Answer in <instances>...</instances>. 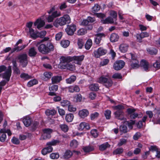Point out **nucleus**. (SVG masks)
<instances>
[{"mask_svg":"<svg viewBox=\"0 0 160 160\" xmlns=\"http://www.w3.org/2000/svg\"><path fill=\"white\" fill-rule=\"evenodd\" d=\"M39 51L43 54H47L52 51L54 49V46L51 41H48L46 44H41L38 47Z\"/></svg>","mask_w":160,"mask_h":160,"instance_id":"nucleus-1","label":"nucleus"},{"mask_svg":"<svg viewBox=\"0 0 160 160\" xmlns=\"http://www.w3.org/2000/svg\"><path fill=\"white\" fill-rule=\"evenodd\" d=\"M70 22V18L69 16L66 14L62 17L57 18L53 22V25L56 27L58 28L59 26L64 25Z\"/></svg>","mask_w":160,"mask_h":160,"instance_id":"nucleus-2","label":"nucleus"},{"mask_svg":"<svg viewBox=\"0 0 160 160\" xmlns=\"http://www.w3.org/2000/svg\"><path fill=\"white\" fill-rule=\"evenodd\" d=\"M97 82L102 84L107 88H109L111 87L113 83L112 80L109 77L107 76L105 77L103 75L98 78Z\"/></svg>","mask_w":160,"mask_h":160,"instance_id":"nucleus-3","label":"nucleus"},{"mask_svg":"<svg viewBox=\"0 0 160 160\" xmlns=\"http://www.w3.org/2000/svg\"><path fill=\"white\" fill-rule=\"evenodd\" d=\"M59 142L58 140H54L51 142L47 143V145L48 146V147L44 148L42 150V153L43 155H45L52 152L53 150V148L51 146L52 145H55Z\"/></svg>","mask_w":160,"mask_h":160,"instance_id":"nucleus-4","label":"nucleus"},{"mask_svg":"<svg viewBox=\"0 0 160 160\" xmlns=\"http://www.w3.org/2000/svg\"><path fill=\"white\" fill-rule=\"evenodd\" d=\"M28 55L24 53L20 54L18 56V59L22 67H25L27 65L28 63Z\"/></svg>","mask_w":160,"mask_h":160,"instance_id":"nucleus-5","label":"nucleus"},{"mask_svg":"<svg viewBox=\"0 0 160 160\" xmlns=\"http://www.w3.org/2000/svg\"><path fill=\"white\" fill-rule=\"evenodd\" d=\"M43 133L42 135L40 138V140H45L51 137V134L52 132V130L50 128H46L43 129Z\"/></svg>","mask_w":160,"mask_h":160,"instance_id":"nucleus-6","label":"nucleus"},{"mask_svg":"<svg viewBox=\"0 0 160 160\" xmlns=\"http://www.w3.org/2000/svg\"><path fill=\"white\" fill-rule=\"evenodd\" d=\"M107 52V50L100 47L97 50L94 51V56L96 58H99L101 56L105 55Z\"/></svg>","mask_w":160,"mask_h":160,"instance_id":"nucleus-7","label":"nucleus"},{"mask_svg":"<svg viewBox=\"0 0 160 160\" xmlns=\"http://www.w3.org/2000/svg\"><path fill=\"white\" fill-rule=\"evenodd\" d=\"M76 30V26L74 24L68 25L65 29L67 33L69 35H72Z\"/></svg>","mask_w":160,"mask_h":160,"instance_id":"nucleus-8","label":"nucleus"},{"mask_svg":"<svg viewBox=\"0 0 160 160\" xmlns=\"http://www.w3.org/2000/svg\"><path fill=\"white\" fill-rule=\"evenodd\" d=\"M124 65L125 62L123 61H117L114 64L113 68L116 70H119L122 68Z\"/></svg>","mask_w":160,"mask_h":160,"instance_id":"nucleus-9","label":"nucleus"},{"mask_svg":"<svg viewBox=\"0 0 160 160\" xmlns=\"http://www.w3.org/2000/svg\"><path fill=\"white\" fill-rule=\"evenodd\" d=\"M115 117L117 119L121 120H125L126 119L125 118L124 116V113L120 110H117L114 112Z\"/></svg>","mask_w":160,"mask_h":160,"instance_id":"nucleus-10","label":"nucleus"},{"mask_svg":"<svg viewBox=\"0 0 160 160\" xmlns=\"http://www.w3.org/2000/svg\"><path fill=\"white\" fill-rule=\"evenodd\" d=\"M59 66L61 69L67 68L70 71H73L75 68V66L71 63H62Z\"/></svg>","mask_w":160,"mask_h":160,"instance_id":"nucleus-11","label":"nucleus"},{"mask_svg":"<svg viewBox=\"0 0 160 160\" xmlns=\"http://www.w3.org/2000/svg\"><path fill=\"white\" fill-rule=\"evenodd\" d=\"M84 56L83 55L79 56H74L72 57V61L79 65H81L82 62L83 60Z\"/></svg>","mask_w":160,"mask_h":160,"instance_id":"nucleus-12","label":"nucleus"},{"mask_svg":"<svg viewBox=\"0 0 160 160\" xmlns=\"http://www.w3.org/2000/svg\"><path fill=\"white\" fill-rule=\"evenodd\" d=\"M11 73L12 70L10 66L9 68H8V69L3 73L2 75L3 78L6 79L7 82L9 81L11 76Z\"/></svg>","mask_w":160,"mask_h":160,"instance_id":"nucleus-13","label":"nucleus"},{"mask_svg":"<svg viewBox=\"0 0 160 160\" xmlns=\"http://www.w3.org/2000/svg\"><path fill=\"white\" fill-rule=\"evenodd\" d=\"M68 92L73 93L74 92H78L80 90L79 87L77 85L70 86L67 88Z\"/></svg>","mask_w":160,"mask_h":160,"instance_id":"nucleus-14","label":"nucleus"},{"mask_svg":"<svg viewBox=\"0 0 160 160\" xmlns=\"http://www.w3.org/2000/svg\"><path fill=\"white\" fill-rule=\"evenodd\" d=\"M32 120L31 118L28 116H26L23 118L22 122L25 126L27 127L29 126L31 124Z\"/></svg>","mask_w":160,"mask_h":160,"instance_id":"nucleus-15","label":"nucleus"},{"mask_svg":"<svg viewBox=\"0 0 160 160\" xmlns=\"http://www.w3.org/2000/svg\"><path fill=\"white\" fill-rule=\"evenodd\" d=\"M45 23L44 21L41 19H38L34 23V25L37 26V28L39 29L44 25Z\"/></svg>","mask_w":160,"mask_h":160,"instance_id":"nucleus-16","label":"nucleus"},{"mask_svg":"<svg viewBox=\"0 0 160 160\" xmlns=\"http://www.w3.org/2000/svg\"><path fill=\"white\" fill-rule=\"evenodd\" d=\"M60 60L62 63H68L72 61V57L70 56L62 57L60 58Z\"/></svg>","mask_w":160,"mask_h":160,"instance_id":"nucleus-17","label":"nucleus"},{"mask_svg":"<svg viewBox=\"0 0 160 160\" xmlns=\"http://www.w3.org/2000/svg\"><path fill=\"white\" fill-rule=\"evenodd\" d=\"M105 35L103 33H98L95 35L94 42L96 44H99L102 39V38L103 37H105Z\"/></svg>","mask_w":160,"mask_h":160,"instance_id":"nucleus-18","label":"nucleus"},{"mask_svg":"<svg viewBox=\"0 0 160 160\" xmlns=\"http://www.w3.org/2000/svg\"><path fill=\"white\" fill-rule=\"evenodd\" d=\"M88 110L86 109H83L80 110L78 112L79 116L82 118H84L87 117L89 114Z\"/></svg>","mask_w":160,"mask_h":160,"instance_id":"nucleus-19","label":"nucleus"},{"mask_svg":"<svg viewBox=\"0 0 160 160\" xmlns=\"http://www.w3.org/2000/svg\"><path fill=\"white\" fill-rule=\"evenodd\" d=\"M140 66L144 70L148 71L149 68L148 62L146 60L143 59L140 62Z\"/></svg>","mask_w":160,"mask_h":160,"instance_id":"nucleus-20","label":"nucleus"},{"mask_svg":"<svg viewBox=\"0 0 160 160\" xmlns=\"http://www.w3.org/2000/svg\"><path fill=\"white\" fill-rule=\"evenodd\" d=\"M128 45L125 43H122L120 45L119 49L120 51L123 53L126 52L128 50Z\"/></svg>","mask_w":160,"mask_h":160,"instance_id":"nucleus-21","label":"nucleus"},{"mask_svg":"<svg viewBox=\"0 0 160 160\" xmlns=\"http://www.w3.org/2000/svg\"><path fill=\"white\" fill-rule=\"evenodd\" d=\"M113 18L111 17H108L104 20H101L103 24H112L114 22Z\"/></svg>","mask_w":160,"mask_h":160,"instance_id":"nucleus-22","label":"nucleus"},{"mask_svg":"<svg viewBox=\"0 0 160 160\" xmlns=\"http://www.w3.org/2000/svg\"><path fill=\"white\" fill-rule=\"evenodd\" d=\"M99 85L98 83H93L90 85L89 87V89L92 91H97L99 90Z\"/></svg>","mask_w":160,"mask_h":160,"instance_id":"nucleus-23","label":"nucleus"},{"mask_svg":"<svg viewBox=\"0 0 160 160\" xmlns=\"http://www.w3.org/2000/svg\"><path fill=\"white\" fill-rule=\"evenodd\" d=\"M62 79L61 76H56L52 77L51 80L53 83H57L59 82L62 80Z\"/></svg>","mask_w":160,"mask_h":160,"instance_id":"nucleus-24","label":"nucleus"},{"mask_svg":"<svg viewBox=\"0 0 160 160\" xmlns=\"http://www.w3.org/2000/svg\"><path fill=\"white\" fill-rule=\"evenodd\" d=\"M119 38L118 35L115 33H113L111 35L110 41L112 42H115L118 41Z\"/></svg>","mask_w":160,"mask_h":160,"instance_id":"nucleus-25","label":"nucleus"},{"mask_svg":"<svg viewBox=\"0 0 160 160\" xmlns=\"http://www.w3.org/2000/svg\"><path fill=\"white\" fill-rule=\"evenodd\" d=\"M37 54V52L35 49L33 48H30L28 51V55L31 57H34Z\"/></svg>","mask_w":160,"mask_h":160,"instance_id":"nucleus-26","label":"nucleus"},{"mask_svg":"<svg viewBox=\"0 0 160 160\" xmlns=\"http://www.w3.org/2000/svg\"><path fill=\"white\" fill-rule=\"evenodd\" d=\"M57 111L55 109H47L45 112L46 115L48 116H54L56 114Z\"/></svg>","mask_w":160,"mask_h":160,"instance_id":"nucleus-27","label":"nucleus"},{"mask_svg":"<svg viewBox=\"0 0 160 160\" xmlns=\"http://www.w3.org/2000/svg\"><path fill=\"white\" fill-rule=\"evenodd\" d=\"M74 118V115L72 113L67 114L66 115L65 120L67 122H72Z\"/></svg>","mask_w":160,"mask_h":160,"instance_id":"nucleus-28","label":"nucleus"},{"mask_svg":"<svg viewBox=\"0 0 160 160\" xmlns=\"http://www.w3.org/2000/svg\"><path fill=\"white\" fill-rule=\"evenodd\" d=\"M130 66L133 69H136L139 67V61L138 60L135 61H131Z\"/></svg>","mask_w":160,"mask_h":160,"instance_id":"nucleus-29","label":"nucleus"},{"mask_svg":"<svg viewBox=\"0 0 160 160\" xmlns=\"http://www.w3.org/2000/svg\"><path fill=\"white\" fill-rule=\"evenodd\" d=\"M110 145L108 142L103 143L99 146V149L100 151H103L106 149L110 147Z\"/></svg>","mask_w":160,"mask_h":160,"instance_id":"nucleus-30","label":"nucleus"},{"mask_svg":"<svg viewBox=\"0 0 160 160\" xmlns=\"http://www.w3.org/2000/svg\"><path fill=\"white\" fill-rule=\"evenodd\" d=\"M72 153L70 150H67L64 153L63 157V158L65 159L70 158L72 155Z\"/></svg>","mask_w":160,"mask_h":160,"instance_id":"nucleus-31","label":"nucleus"},{"mask_svg":"<svg viewBox=\"0 0 160 160\" xmlns=\"http://www.w3.org/2000/svg\"><path fill=\"white\" fill-rule=\"evenodd\" d=\"M76 77L75 76H71L69 78L66 79V81L67 83L71 84L73 82L76 80Z\"/></svg>","mask_w":160,"mask_h":160,"instance_id":"nucleus-32","label":"nucleus"},{"mask_svg":"<svg viewBox=\"0 0 160 160\" xmlns=\"http://www.w3.org/2000/svg\"><path fill=\"white\" fill-rule=\"evenodd\" d=\"M29 32L32 38L35 39L38 37L37 33L34 32V30L33 29H29Z\"/></svg>","mask_w":160,"mask_h":160,"instance_id":"nucleus-33","label":"nucleus"},{"mask_svg":"<svg viewBox=\"0 0 160 160\" xmlns=\"http://www.w3.org/2000/svg\"><path fill=\"white\" fill-rule=\"evenodd\" d=\"M82 149L85 152H89L93 151L94 148L92 146L89 145L83 147Z\"/></svg>","mask_w":160,"mask_h":160,"instance_id":"nucleus-34","label":"nucleus"},{"mask_svg":"<svg viewBox=\"0 0 160 160\" xmlns=\"http://www.w3.org/2000/svg\"><path fill=\"white\" fill-rule=\"evenodd\" d=\"M92 42L91 39H88L85 44V47L87 50L90 49L92 46Z\"/></svg>","mask_w":160,"mask_h":160,"instance_id":"nucleus-35","label":"nucleus"},{"mask_svg":"<svg viewBox=\"0 0 160 160\" xmlns=\"http://www.w3.org/2000/svg\"><path fill=\"white\" fill-rule=\"evenodd\" d=\"M20 77L24 79L25 80H28L31 78V76L29 75L28 73H22L21 74Z\"/></svg>","mask_w":160,"mask_h":160,"instance_id":"nucleus-36","label":"nucleus"},{"mask_svg":"<svg viewBox=\"0 0 160 160\" xmlns=\"http://www.w3.org/2000/svg\"><path fill=\"white\" fill-rule=\"evenodd\" d=\"M124 150L122 148H118L113 152L114 155L120 154L123 153Z\"/></svg>","mask_w":160,"mask_h":160,"instance_id":"nucleus-37","label":"nucleus"},{"mask_svg":"<svg viewBox=\"0 0 160 160\" xmlns=\"http://www.w3.org/2000/svg\"><path fill=\"white\" fill-rule=\"evenodd\" d=\"M70 44V42L68 40H62L61 42V45L64 48L68 47Z\"/></svg>","mask_w":160,"mask_h":160,"instance_id":"nucleus-38","label":"nucleus"},{"mask_svg":"<svg viewBox=\"0 0 160 160\" xmlns=\"http://www.w3.org/2000/svg\"><path fill=\"white\" fill-rule=\"evenodd\" d=\"M135 123V121L131 120L130 121H126V124L128 125L130 129H132L133 128V125Z\"/></svg>","mask_w":160,"mask_h":160,"instance_id":"nucleus-39","label":"nucleus"},{"mask_svg":"<svg viewBox=\"0 0 160 160\" xmlns=\"http://www.w3.org/2000/svg\"><path fill=\"white\" fill-rule=\"evenodd\" d=\"M119 130L123 133H126L128 132L127 127L124 125H122L120 126Z\"/></svg>","mask_w":160,"mask_h":160,"instance_id":"nucleus-40","label":"nucleus"},{"mask_svg":"<svg viewBox=\"0 0 160 160\" xmlns=\"http://www.w3.org/2000/svg\"><path fill=\"white\" fill-rule=\"evenodd\" d=\"M111 112L109 110H107L104 112V115L107 119H109L111 117Z\"/></svg>","mask_w":160,"mask_h":160,"instance_id":"nucleus-41","label":"nucleus"},{"mask_svg":"<svg viewBox=\"0 0 160 160\" xmlns=\"http://www.w3.org/2000/svg\"><path fill=\"white\" fill-rule=\"evenodd\" d=\"M147 50L149 54L151 55H155L158 52L157 50L155 48L148 49Z\"/></svg>","mask_w":160,"mask_h":160,"instance_id":"nucleus-42","label":"nucleus"},{"mask_svg":"<svg viewBox=\"0 0 160 160\" xmlns=\"http://www.w3.org/2000/svg\"><path fill=\"white\" fill-rule=\"evenodd\" d=\"M39 123L37 121H34L31 124V128L32 130H35L38 127Z\"/></svg>","mask_w":160,"mask_h":160,"instance_id":"nucleus-43","label":"nucleus"},{"mask_svg":"<svg viewBox=\"0 0 160 160\" xmlns=\"http://www.w3.org/2000/svg\"><path fill=\"white\" fill-rule=\"evenodd\" d=\"M110 17L113 18V20L116 21L117 19V13L115 11H111L110 14Z\"/></svg>","mask_w":160,"mask_h":160,"instance_id":"nucleus-44","label":"nucleus"},{"mask_svg":"<svg viewBox=\"0 0 160 160\" xmlns=\"http://www.w3.org/2000/svg\"><path fill=\"white\" fill-rule=\"evenodd\" d=\"M78 142L76 140H73L70 143V146L72 148H75L77 147Z\"/></svg>","mask_w":160,"mask_h":160,"instance_id":"nucleus-45","label":"nucleus"},{"mask_svg":"<svg viewBox=\"0 0 160 160\" xmlns=\"http://www.w3.org/2000/svg\"><path fill=\"white\" fill-rule=\"evenodd\" d=\"M60 127L63 131L66 132L68 130V126L65 124H61L60 125Z\"/></svg>","mask_w":160,"mask_h":160,"instance_id":"nucleus-46","label":"nucleus"},{"mask_svg":"<svg viewBox=\"0 0 160 160\" xmlns=\"http://www.w3.org/2000/svg\"><path fill=\"white\" fill-rule=\"evenodd\" d=\"M38 83L36 79H33L29 81L28 83V86L31 87Z\"/></svg>","mask_w":160,"mask_h":160,"instance_id":"nucleus-47","label":"nucleus"},{"mask_svg":"<svg viewBox=\"0 0 160 160\" xmlns=\"http://www.w3.org/2000/svg\"><path fill=\"white\" fill-rule=\"evenodd\" d=\"M77 43L79 48L81 49L83 46L84 42L82 39L79 38L78 39Z\"/></svg>","mask_w":160,"mask_h":160,"instance_id":"nucleus-48","label":"nucleus"},{"mask_svg":"<svg viewBox=\"0 0 160 160\" xmlns=\"http://www.w3.org/2000/svg\"><path fill=\"white\" fill-rule=\"evenodd\" d=\"M153 67L158 69L160 68V61L159 60H156L155 62L153 64Z\"/></svg>","mask_w":160,"mask_h":160,"instance_id":"nucleus-49","label":"nucleus"},{"mask_svg":"<svg viewBox=\"0 0 160 160\" xmlns=\"http://www.w3.org/2000/svg\"><path fill=\"white\" fill-rule=\"evenodd\" d=\"M55 18L59 17L61 15V12L58 11H55L52 12L51 14Z\"/></svg>","mask_w":160,"mask_h":160,"instance_id":"nucleus-50","label":"nucleus"},{"mask_svg":"<svg viewBox=\"0 0 160 160\" xmlns=\"http://www.w3.org/2000/svg\"><path fill=\"white\" fill-rule=\"evenodd\" d=\"M58 86L57 85H52L49 87V89L50 91L56 92L58 89Z\"/></svg>","mask_w":160,"mask_h":160,"instance_id":"nucleus-51","label":"nucleus"},{"mask_svg":"<svg viewBox=\"0 0 160 160\" xmlns=\"http://www.w3.org/2000/svg\"><path fill=\"white\" fill-rule=\"evenodd\" d=\"M127 142V140L125 139L122 138L120 140V142L118 143V146L119 147L122 146L123 144H125Z\"/></svg>","mask_w":160,"mask_h":160,"instance_id":"nucleus-52","label":"nucleus"},{"mask_svg":"<svg viewBox=\"0 0 160 160\" xmlns=\"http://www.w3.org/2000/svg\"><path fill=\"white\" fill-rule=\"evenodd\" d=\"M50 157L52 159H57L59 157V155L57 153H52L50 154Z\"/></svg>","mask_w":160,"mask_h":160,"instance_id":"nucleus-53","label":"nucleus"},{"mask_svg":"<svg viewBox=\"0 0 160 160\" xmlns=\"http://www.w3.org/2000/svg\"><path fill=\"white\" fill-rule=\"evenodd\" d=\"M74 99H76V102H80L82 99V95L80 94H78L74 97Z\"/></svg>","mask_w":160,"mask_h":160,"instance_id":"nucleus-54","label":"nucleus"},{"mask_svg":"<svg viewBox=\"0 0 160 160\" xmlns=\"http://www.w3.org/2000/svg\"><path fill=\"white\" fill-rule=\"evenodd\" d=\"M99 114L97 112H94L90 115V118L92 120H94L99 116Z\"/></svg>","mask_w":160,"mask_h":160,"instance_id":"nucleus-55","label":"nucleus"},{"mask_svg":"<svg viewBox=\"0 0 160 160\" xmlns=\"http://www.w3.org/2000/svg\"><path fill=\"white\" fill-rule=\"evenodd\" d=\"M109 62V60L108 59H104L100 62V65L101 66H104L108 64Z\"/></svg>","mask_w":160,"mask_h":160,"instance_id":"nucleus-56","label":"nucleus"},{"mask_svg":"<svg viewBox=\"0 0 160 160\" xmlns=\"http://www.w3.org/2000/svg\"><path fill=\"white\" fill-rule=\"evenodd\" d=\"M43 75L45 78L47 79L50 78L52 75V74L50 72H45L44 73Z\"/></svg>","mask_w":160,"mask_h":160,"instance_id":"nucleus-57","label":"nucleus"},{"mask_svg":"<svg viewBox=\"0 0 160 160\" xmlns=\"http://www.w3.org/2000/svg\"><path fill=\"white\" fill-rule=\"evenodd\" d=\"M11 141L12 143L15 144H18L20 143V142L17 138L13 137L11 140Z\"/></svg>","mask_w":160,"mask_h":160,"instance_id":"nucleus-58","label":"nucleus"},{"mask_svg":"<svg viewBox=\"0 0 160 160\" xmlns=\"http://www.w3.org/2000/svg\"><path fill=\"white\" fill-rule=\"evenodd\" d=\"M92 135L94 138L97 137L98 136V131L96 129L92 130L91 131Z\"/></svg>","mask_w":160,"mask_h":160,"instance_id":"nucleus-59","label":"nucleus"},{"mask_svg":"<svg viewBox=\"0 0 160 160\" xmlns=\"http://www.w3.org/2000/svg\"><path fill=\"white\" fill-rule=\"evenodd\" d=\"M128 55L131 56V61H134L136 60H138L137 59L136 55L135 54H133L132 53H129L128 54Z\"/></svg>","mask_w":160,"mask_h":160,"instance_id":"nucleus-60","label":"nucleus"},{"mask_svg":"<svg viewBox=\"0 0 160 160\" xmlns=\"http://www.w3.org/2000/svg\"><path fill=\"white\" fill-rule=\"evenodd\" d=\"M100 6L98 4H95L92 8L93 12H97L100 9Z\"/></svg>","mask_w":160,"mask_h":160,"instance_id":"nucleus-61","label":"nucleus"},{"mask_svg":"<svg viewBox=\"0 0 160 160\" xmlns=\"http://www.w3.org/2000/svg\"><path fill=\"white\" fill-rule=\"evenodd\" d=\"M86 33V31L84 29H79L78 31V35H83Z\"/></svg>","mask_w":160,"mask_h":160,"instance_id":"nucleus-62","label":"nucleus"},{"mask_svg":"<svg viewBox=\"0 0 160 160\" xmlns=\"http://www.w3.org/2000/svg\"><path fill=\"white\" fill-rule=\"evenodd\" d=\"M115 109L117 110H120L122 111V110L124 109V107L121 105H118L115 107Z\"/></svg>","mask_w":160,"mask_h":160,"instance_id":"nucleus-63","label":"nucleus"},{"mask_svg":"<svg viewBox=\"0 0 160 160\" xmlns=\"http://www.w3.org/2000/svg\"><path fill=\"white\" fill-rule=\"evenodd\" d=\"M55 18L52 15H49L47 18L46 19L48 22H53Z\"/></svg>","mask_w":160,"mask_h":160,"instance_id":"nucleus-64","label":"nucleus"}]
</instances>
